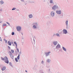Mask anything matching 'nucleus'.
<instances>
[{
	"label": "nucleus",
	"mask_w": 73,
	"mask_h": 73,
	"mask_svg": "<svg viewBox=\"0 0 73 73\" xmlns=\"http://www.w3.org/2000/svg\"><path fill=\"white\" fill-rule=\"evenodd\" d=\"M1 58L2 60H5V62L7 64L9 63V61L8 59V58L7 56H5L4 58L1 57Z\"/></svg>",
	"instance_id": "nucleus-1"
},
{
	"label": "nucleus",
	"mask_w": 73,
	"mask_h": 73,
	"mask_svg": "<svg viewBox=\"0 0 73 73\" xmlns=\"http://www.w3.org/2000/svg\"><path fill=\"white\" fill-rule=\"evenodd\" d=\"M17 31H21V27L20 26H18L17 27Z\"/></svg>",
	"instance_id": "nucleus-2"
},
{
	"label": "nucleus",
	"mask_w": 73,
	"mask_h": 73,
	"mask_svg": "<svg viewBox=\"0 0 73 73\" xmlns=\"http://www.w3.org/2000/svg\"><path fill=\"white\" fill-rule=\"evenodd\" d=\"M63 33L64 34H66L67 33H68V32H67V31L66 30L64 29L63 31Z\"/></svg>",
	"instance_id": "nucleus-3"
},
{
	"label": "nucleus",
	"mask_w": 73,
	"mask_h": 73,
	"mask_svg": "<svg viewBox=\"0 0 73 73\" xmlns=\"http://www.w3.org/2000/svg\"><path fill=\"white\" fill-rule=\"evenodd\" d=\"M51 16H52V17L54 16V12L53 11L51 12Z\"/></svg>",
	"instance_id": "nucleus-4"
},
{
	"label": "nucleus",
	"mask_w": 73,
	"mask_h": 73,
	"mask_svg": "<svg viewBox=\"0 0 73 73\" xmlns=\"http://www.w3.org/2000/svg\"><path fill=\"white\" fill-rule=\"evenodd\" d=\"M56 12L57 14H61V11H56Z\"/></svg>",
	"instance_id": "nucleus-5"
},
{
	"label": "nucleus",
	"mask_w": 73,
	"mask_h": 73,
	"mask_svg": "<svg viewBox=\"0 0 73 73\" xmlns=\"http://www.w3.org/2000/svg\"><path fill=\"white\" fill-rule=\"evenodd\" d=\"M10 56L11 58H13V56L12 54H10Z\"/></svg>",
	"instance_id": "nucleus-6"
},
{
	"label": "nucleus",
	"mask_w": 73,
	"mask_h": 73,
	"mask_svg": "<svg viewBox=\"0 0 73 73\" xmlns=\"http://www.w3.org/2000/svg\"><path fill=\"white\" fill-rule=\"evenodd\" d=\"M60 47V44H58L57 46L56 47V48H57V49L59 48Z\"/></svg>",
	"instance_id": "nucleus-7"
},
{
	"label": "nucleus",
	"mask_w": 73,
	"mask_h": 73,
	"mask_svg": "<svg viewBox=\"0 0 73 73\" xmlns=\"http://www.w3.org/2000/svg\"><path fill=\"white\" fill-rule=\"evenodd\" d=\"M6 69V67L5 66L3 67L2 69V70H5Z\"/></svg>",
	"instance_id": "nucleus-8"
},
{
	"label": "nucleus",
	"mask_w": 73,
	"mask_h": 73,
	"mask_svg": "<svg viewBox=\"0 0 73 73\" xmlns=\"http://www.w3.org/2000/svg\"><path fill=\"white\" fill-rule=\"evenodd\" d=\"M56 5L52 7V9H56Z\"/></svg>",
	"instance_id": "nucleus-9"
},
{
	"label": "nucleus",
	"mask_w": 73,
	"mask_h": 73,
	"mask_svg": "<svg viewBox=\"0 0 73 73\" xmlns=\"http://www.w3.org/2000/svg\"><path fill=\"white\" fill-rule=\"evenodd\" d=\"M53 43L55 45H56L57 44V42H53Z\"/></svg>",
	"instance_id": "nucleus-10"
},
{
	"label": "nucleus",
	"mask_w": 73,
	"mask_h": 73,
	"mask_svg": "<svg viewBox=\"0 0 73 73\" xmlns=\"http://www.w3.org/2000/svg\"><path fill=\"white\" fill-rule=\"evenodd\" d=\"M50 53V52H47L46 53V56H48V55H49V53Z\"/></svg>",
	"instance_id": "nucleus-11"
},
{
	"label": "nucleus",
	"mask_w": 73,
	"mask_h": 73,
	"mask_svg": "<svg viewBox=\"0 0 73 73\" xmlns=\"http://www.w3.org/2000/svg\"><path fill=\"white\" fill-rule=\"evenodd\" d=\"M17 58L18 60L20 59V54H19L18 56L17 57Z\"/></svg>",
	"instance_id": "nucleus-12"
},
{
	"label": "nucleus",
	"mask_w": 73,
	"mask_h": 73,
	"mask_svg": "<svg viewBox=\"0 0 73 73\" xmlns=\"http://www.w3.org/2000/svg\"><path fill=\"white\" fill-rule=\"evenodd\" d=\"M29 17L30 18H32V15L31 14L30 15H29Z\"/></svg>",
	"instance_id": "nucleus-13"
},
{
	"label": "nucleus",
	"mask_w": 73,
	"mask_h": 73,
	"mask_svg": "<svg viewBox=\"0 0 73 73\" xmlns=\"http://www.w3.org/2000/svg\"><path fill=\"white\" fill-rule=\"evenodd\" d=\"M62 48L63 50H65V51H66V50L65 48H64V47H63Z\"/></svg>",
	"instance_id": "nucleus-14"
},
{
	"label": "nucleus",
	"mask_w": 73,
	"mask_h": 73,
	"mask_svg": "<svg viewBox=\"0 0 73 73\" xmlns=\"http://www.w3.org/2000/svg\"><path fill=\"white\" fill-rule=\"evenodd\" d=\"M8 44L9 45H11V42H9V41L8 42Z\"/></svg>",
	"instance_id": "nucleus-15"
},
{
	"label": "nucleus",
	"mask_w": 73,
	"mask_h": 73,
	"mask_svg": "<svg viewBox=\"0 0 73 73\" xmlns=\"http://www.w3.org/2000/svg\"><path fill=\"white\" fill-rule=\"evenodd\" d=\"M14 43L15 44V45L17 46V43H16V42H14Z\"/></svg>",
	"instance_id": "nucleus-16"
},
{
	"label": "nucleus",
	"mask_w": 73,
	"mask_h": 73,
	"mask_svg": "<svg viewBox=\"0 0 73 73\" xmlns=\"http://www.w3.org/2000/svg\"><path fill=\"white\" fill-rule=\"evenodd\" d=\"M68 21H66V25L67 26L68 25Z\"/></svg>",
	"instance_id": "nucleus-17"
},
{
	"label": "nucleus",
	"mask_w": 73,
	"mask_h": 73,
	"mask_svg": "<svg viewBox=\"0 0 73 73\" xmlns=\"http://www.w3.org/2000/svg\"><path fill=\"white\" fill-rule=\"evenodd\" d=\"M15 60L16 61V62H18V60H17V58H15Z\"/></svg>",
	"instance_id": "nucleus-18"
},
{
	"label": "nucleus",
	"mask_w": 73,
	"mask_h": 73,
	"mask_svg": "<svg viewBox=\"0 0 73 73\" xmlns=\"http://www.w3.org/2000/svg\"><path fill=\"white\" fill-rule=\"evenodd\" d=\"M50 2L51 3H53V0H50Z\"/></svg>",
	"instance_id": "nucleus-19"
},
{
	"label": "nucleus",
	"mask_w": 73,
	"mask_h": 73,
	"mask_svg": "<svg viewBox=\"0 0 73 73\" xmlns=\"http://www.w3.org/2000/svg\"><path fill=\"white\" fill-rule=\"evenodd\" d=\"M33 27H34V28L35 29L36 28H37V27H36V26H35V25H34L33 26Z\"/></svg>",
	"instance_id": "nucleus-20"
},
{
	"label": "nucleus",
	"mask_w": 73,
	"mask_h": 73,
	"mask_svg": "<svg viewBox=\"0 0 73 73\" xmlns=\"http://www.w3.org/2000/svg\"><path fill=\"white\" fill-rule=\"evenodd\" d=\"M6 24H3V27H4V26H6Z\"/></svg>",
	"instance_id": "nucleus-21"
},
{
	"label": "nucleus",
	"mask_w": 73,
	"mask_h": 73,
	"mask_svg": "<svg viewBox=\"0 0 73 73\" xmlns=\"http://www.w3.org/2000/svg\"><path fill=\"white\" fill-rule=\"evenodd\" d=\"M4 40L5 41V42L6 43H7V40H6L5 39H4Z\"/></svg>",
	"instance_id": "nucleus-22"
},
{
	"label": "nucleus",
	"mask_w": 73,
	"mask_h": 73,
	"mask_svg": "<svg viewBox=\"0 0 73 73\" xmlns=\"http://www.w3.org/2000/svg\"><path fill=\"white\" fill-rule=\"evenodd\" d=\"M1 4H3L4 3V2H3V1H1Z\"/></svg>",
	"instance_id": "nucleus-23"
},
{
	"label": "nucleus",
	"mask_w": 73,
	"mask_h": 73,
	"mask_svg": "<svg viewBox=\"0 0 73 73\" xmlns=\"http://www.w3.org/2000/svg\"><path fill=\"white\" fill-rule=\"evenodd\" d=\"M47 61L48 62H50V60H49V59H48Z\"/></svg>",
	"instance_id": "nucleus-24"
},
{
	"label": "nucleus",
	"mask_w": 73,
	"mask_h": 73,
	"mask_svg": "<svg viewBox=\"0 0 73 73\" xmlns=\"http://www.w3.org/2000/svg\"><path fill=\"white\" fill-rule=\"evenodd\" d=\"M56 35H57V36H58V37H60V35H59V34H56Z\"/></svg>",
	"instance_id": "nucleus-25"
},
{
	"label": "nucleus",
	"mask_w": 73,
	"mask_h": 73,
	"mask_svg": "<svg viewBox=\"0 0 73 73\" xmlns=\"http://www.w3.org/2000/svg\"><path fill=\"white\" fill-rule=\"evenodd\" d=\"M9 64L10 65V66H12V63H11V62H10L9 63Z\"/></svg>",
	"instance_id": "nucleus-26"
},
{
	"label": "nucleus",
	"mask_w": 73,
	"mask_h": 73,
	"mask_svg": "<svg viewBox=\"0 0 73 73\" xmlns=\"http://www.w3.org/2000/svg\"><path fill=\"white\" fill-rule=\"evenodd\" d=\"M14 32H12V35H14Z\"/></svg>",
	"instance_id": "nucleus-27"
},
{
	"label": "nucleus",
	"mask_w": 73,
	"mask_h": 73,
	"mask_svg": "<svg viewBox=\"0 0 73 73\" xmlns=\"http://www.w3.org/2000/svg\"><path fill=\"white\" fill-rule=\"evenodd\" d=\"M11 52L12 53H13V52H14V51L13 50H11Z\"/></svg>",
	"instance_id": "nucleus-28"
},
{
	"label": "nucleus",
	"mask_w": 73,
	"mask_h": 73,
	"mask_svg": "<svg viewBox=\"0 0 73 73\" xmlns=\"http://www.w3.org/2000/svg\"><path fill=\"white\" fill-rule=\"evenodd\" d=\"M16 9V8H13L12 9V10H15V9Z\"/></svg>",
	"instance_id": "nucleus-29"
},
{
	"label": "nucleus",
	"mask_w": 73,
	"mask_h": 73,
	"mask_svg": "<svg viewBox=\"0 0 73 73\" xmlns=\"http://www.w3.org/2000/svg\"><path fill=\"white\" fill-rule=\"evenodd\" d=\"M0 41H2V39H1V37H0Z\"/></svg>",
	"instance_id": "nucleus-30"
},
{
	"label": "nucleus",
	"mask_w": 73,
	"mask_h": 73,
	"mask_svg": "<svg viewBox=\"0 0 73 73\" xmlns=\"http://www.w3.org/2000/svg\"><path fill=\"white\" fill-rule=\"evenodd\" d=\"M7 24L8 25H9V23H8V22H7Z\"/></svg>",
	"instance_id": "nucleus-31"
},
{
	"label": "nucleus",
	"mask_w": 73,
	"mask_h": 73,
	"mask_svg": "<svg viewBox=\"0 0 73 73\" xmlns=\"http://www.w3.org/2000/svg\"><path fill=\"white\" fill-rule=\"evenodd\" d=\"M42 64H44V61H42Z\"/></svg>",
	"instance_id": "nucleus-32"
},
{
	"label": "nucleus",
	"mask_w": 73,
	"mask_h": 73,
	"mask_svg": "<svg viewBox=\"0 0 73 73\" xmlns=\"http://www.w3.org/2000/svg\"><path fill=\"white\" fill-rule=\"evenodd\" d=\"M9 53H10V54H12V53H11V51H9Z\"/></svg>",
	"instance_id": "nucleus-33"
},
{
	"label": "nucleus",
	"mask_w": 73,
	"mask_h": 73,
	"mask_svg": "<svg viewBox=\"0 0 73 73\" xmlns=\"http://www.w3.org/2000/svg\"><path fill=\"white\" fill-rule=\"evenodd\" d=\"M17 51H18V52H19V49L17 48Z\"/></svg>",
	"instance_id": "nucleus-34"
},
{
	"label": "nucleus",
	"mask_w": 73,
	"mask_h": 73,
	"mask_svg": "<svg viewBox=\"0 0 73 73\" xmlns=\"http://www.w3.org/2000/svg\"><path fill=\"white\" fill-rule=\"evenodd\" d=\"M8 48H9V49H10V47L8 46Z\"/></svg>",
	"instance_id": "nucleus-35"
},
{
	"label": "nucleus",
	"mask_w": 73,
	"mask_h": 73,
	"mask_svg": "<svg viewBox=\"0 0 73 73\" xmlns=\"http://www.w3.org/2000/svg\"><path fill=\"white\" fill-rule=\"evenodd\" d=\"M2 11V10L1 9H0V11Z\"/></svg>",
	"instance_id": "nucleus-36"
},
{
	"label": "nucleus",
	"mask_w": 73,
	"mask_h": 73,
	"mask_svg": "<svg viewBox=\"0 0 73 73\" xmlns=\"http://www.w3.org/2000/svg\"><path fill=\"white\" fill-rule=\"evenodd\" d=\"M25 72H27V70H26L25 71Z\"/></svg>",
	"instance_id": "nucleus-37"
},
{
	"label": "nucleus",
	"mask_w": 73,
	"mask_h": 73,
	"mask_svg": "<svg viewBox=\"0 0 73 73\" xmlns=\"http://www.w3.org/2000/svg\"><path fill=\"white\" fill-rule=\"evenodd\" d=\"M22 34L23 35V34H22Z\"/></svg>",
	"instance_id": "nucleus-38"
}]
</instances>
